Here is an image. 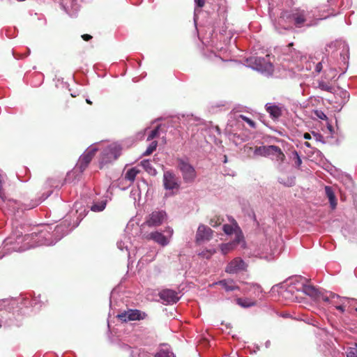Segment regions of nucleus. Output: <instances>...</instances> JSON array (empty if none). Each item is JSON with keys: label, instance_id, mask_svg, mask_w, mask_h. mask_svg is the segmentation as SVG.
Returning a JSON list of instances; mask_svg holds the SVG:
<instances>
[{"label": "nucleus", "instance_id": "41", "mask_svg": "<svg viewBox=\"0 0 357 357\" xmlns=\"http://www.w3.org/2000/svg\"><path fill=\"white\" fill-rule=\"evenodd\" d=\"M336 309L343 312L344 311V307L343 305H337L336 306Z\"/></svg>", "mask_w": 357, "mask_h": 357}, {"label": "nucleus", "instance_id": "45", "mask_svg": "<svg viewBox=\"0 0 357 357\" xmlns=\"http://www.w3.org/2000/svg\"><path fill=\"white\" fill-rule=\"evenodd\" d=\"M331 297H332V298H335V297H337V296H336V295H335V294H331Z\"/></svg>", "mask_w": 357, "mask_h": 357}, {"label": "nucleus", "instance_id": "19", "mask_svg": "<svg viewBox=\"0 0 357 357\" xmlns=\"http://www.w3.org/2000/svg\"><path fill=\"white\" fill-rule=\"evenodd\" d=\"M275 148L276 149L271 151V155H275L276 160L280 163H282L285 160V155L279 146H275Z\"/></svg>", "mask_w": 357, "mask_h": 357}, {"label": "nucleus", "instance_id": "28", "mask_svg": "<svg viewBox=\"0 0 357 357\" xmlns=\"http://www.w3.org/2000/svg\"><path fill=\"white\" fill-rule=\"evenodd\" d=\"M160 126H158L155 128H154L153 130H151L147 137L148 141H151L155 137H158L159 136V130H160Z\"/></svg>", "mask_w": 357, "mask_h": 357}, {"label": "nucleus", "instance_id": "38", "mask_svg": "<svg viewBox=\"0 0 357 357\" xmlns=\"http://www.w3.org/2000/svg\"><path fill=\"white\" fill-rule=\"evenodd\" d=\"M81 37L85 41H89L92 38V36L91 35L86 33L82 35Z\"/></svg>", "mask_w": 357, "mask_h": 357}, {"label": "nucleus", "instance_id": "1", "mask_svg": "<svg viewBox=\"0 0 357 357\" xmlns=\"http://www.w3.org/2000/svg\"><path fill=\"white\" fill-rule=\"evenodd\" d=\"M167 218V213L164 211H155L146 218L145 222L141 225L140 230H144L145 227H157L161 225Z\"/></svg>", "mask_w": 357, "mask_h": 357}, {"label": "nucleus", "instance_id": "29", "mask_svg": "<svg viewBox=\"0 0 357 357\" xmlns=\"http://www.w3.org/2000/svg\"><path fill=\"white\" fill-rule=\"evenodd\" d=\"M292 153L294 155L293 160L294 161V164L298 168H299L302 164V160L296 151H294Z\"/></svg>", "mask_w": 357, "mask_h": 357}, {"label": "nucleus", "instance_id": "33", "mask_svg": "<svg viewBox=\"0 0 357 357\" xmlns=\"http://www.w3.org/2000/svg\"><path fill=\"white\" fill-rule=\"evenodd\" d=\"M347 357H357V344L355 347H351L347 353Z\"/></svg>", "mask_w": 357, "mask_h": 357}, {"label": "nucleus", "instance_id": "37", "mask_svg": "<svg viewBox=\"0 0 357 357\" xmlns=\"http://www.w3.org/2000/svg\"><path fill=\"white\" fill-rule=\"evenodd\" d=\"M195 1L197 6H199V8H202L204 6L205 0H195Z\"/></svg>", "mask_w": 357, "mask_h": 357}, {"label": "nucleus", "instance_id": "36", "mask_svg": "<svg viewBox=\"0 0 357 357\" xmlns=\"http://www.w3.org/2000/svg\"><path fill=\"white\" fill-rule=\"evenodd\" d=\"M323 62H324V59L316 65L315 71L317 73H319L322 70V68H323L322 63Z\"/></svg>", "mask_w": 357, "mask_h": 357}, {"label": "nucleus", "instance_id": "15", "mask_svg": "<svg viewBox=\"0 0 357 357\" xmlns=\"http://www.w3.org/2000/svg\"><path fill=\"white\" fill-rule=\"evenodd\" d=\"M276 149L275 145L257 146L254 153L257 155L268 157L271 155V151Z\"/></svg>", "mask_w": 357, "mask_h": 357}, {"label": "nucleus", "instance_id": "34", "mask_svg": "<svg viewBox=\"0 0 357 357\" xmlns=\"http://www.w3.org/2000/svg\"><path fill=\"white\" fill-rule=\"evenodd\" d=\"M223 231L227 234H231L234 231V228L231 225L226 224L223 226Z\"/></svg>", "mask_w": 357, "mask_h": 357}, {"label": "nucleus", "instance_id": "6", "mask_svg": "<svg viewBox=\"0 0 357 357\" xmlns=\"http://www.w3.org/2000/svg\"><path fill=\"white\" fill-rule=\"evenodd\" d=\"M268 57V55H266V57H251L250 62L253 64V68L259 71H270L272 70L273 66Z\"/></svg>", "mask_w": 357, "mask_h": 357}, {"label": "nucleus", "instance_id": "44", "mask_svg": "<svg viewBox=\"0 0 357 357\" xmlns=\"http://www.w3.org/2000/svg\"><path fill=\"white\" fill-rule=\"evenodd\" d=\"M86 102H87L88 104H89V105H91V104H92V102H91L90 100H89V99H86Z\"/></svg>", "mask_w": 357, "mask_h": 357}, {"label": "nucleus", "instance_id": "12", "mask_svg": "<svg viewBox=\"0 0 357 357\" xmlns=\"http://www.w3.org/2000/svg\"><path fill=\"white\" fill-rule=\"evenodd\" d=\"M291 18L294 21V25L301 28L306 22V13L305 10H296L291 15Z\"/></svg>", "mask_w": 357, "mask_h": 357}, {"label": "nucleus", "instance_id": "24", "mask_svg": "<svg viewBox=\"0 0 357 357\" xmlns=\"http://www.w3.org/2000/svg\"><path fill=\"white\" fill-rule=\"evenodd\" d=\"M224 221V219L221 218L219 215H215L213 218H212L210 220V225L213 227H216L222 224V222Z\"/></svg>", "mask_w": 357, "mask_h": 357}, {"label": "nucleus", "instance_id": "17", "mask_svg": "<svg viewBox=\"0 0 357 357\" xmlns=\"http://www.w3.org/2000/svg\"><path fill=\"white\" fill-rule=\"evenodd\" d=\"M217 284L221 285L227 291H234L238 289V287L235 284L233 280H222L219 281Z\"/></svg>", "mask_w": 357, "mask_h": 357}, {"label": "nucleus", "instance_id": "46", "mask_svg": "<svg viewBox=\"0 0 357 357\" xmlns=\"http://www.w3.org/2000/svg\"><path fill=\"white\" fill-rule=\"evenodd\" d=\"M215 58L219 61H223L220 57L215 56Z\"/></svg>", "mask_w": 357, "mask_h": 357}, {"label": "nucleus", "instance_id": "30", "mask_svg": "<svg viewBox=\"0 0 357 357\" xmlns=\"http://www.w3.org/2000/svg\"><path fill=\"white\" fill-rule=\"evenodd\" d=\"M319 88L323 91L328 92H332L333 90V88L331 86L324 82H321L319 83Z\"/></svg>", "mask_w": 357, "mask_h": 357}, {"label": "nucleus", "instance_id": "43", "mask_svg": "<svg viewBox=\"0 0 357 357\" xmlns=\"http://www.w3.org/2000/svg\"><path fill=\"white\" fill-rule=\"evenodd\" d=\"M3 195V188H0V197H2Z\"/></svg>", "mask_w": 357, "mask_h": 357}, {"label": "nucleus", "instance_id": "7", "mask_svg": "<svg viewBox=\"0 0 357 357\" xmlns=\"http://www.w3.org/2000/svg\"><path fill=\"white\" fill-rule=\"evenodd\" d=\"M97 151L98 149L96 148L89 149L80 156L77 167L81 172L86 169L89 164L95 156Z\"/></svg>", "mask_w": 357, "mask_h": 357}, {"label": "nucleus", "instance_id": "3", "mask_svg": "<svg viewBox=\"0 0 357 357\" xmlns=\"http://www.w3.org/2000/svg\"><path fill=\"white\" fill-rule=\"evenodd\" d=\"M178 168L182 173L183 181L185 183L194 182L197 173L195 168L188 162L178 160Z\"/></svg>", "mask_w": 357, "mask_h": 357}, {"label": "nucleus", "instance_id": "31", "mask_svg": "<svg viewBox=\"0 0 357 357\" xmlns=\"http://www.w3.org/2000/svg\"><path fill=\"white\" fill-rule=\"evenodd\" d=\"M239 118L241 119L242 120H243L244 121H245L251 128H256L255 122L254 121H252V119H249L248 117H247L243 114H241V115H239Z\"/></svg>", "mask_w": 357, "mask_h": 357}, {"label": "nucleus", "instance_id": "21", "mask_svg": "<svg viewBox=\"0 0 357 357\" xmlns=\"http://www.w3.org/2000/svg\"><path fill=\"white\" fill-rule=\"evenodd\" d=\"M141 165L143 167L144 170L151 175H155L156 170L152 166L151 161L149 160H144L141 162Z\"/></svg>", "mask_w": 357, "mask_h": 357}, {"label": "nucleus", "instance_id": "39", "mask_svg": "<svg viewBox=\"0 0 357 357\" xmlns=\"http://www.w3.org/2000/svg\"><path fill=\"white\" fill-rule=\"evenodd\" d=\"M318 300H322L324 302H328L329 298L321 292L320 298Z\"/></svg>", "mask_w": 357, "mask_h": 357}, {"label": "nucleus", "instance_id": "22", "mask_svg": "<svg viewBox=\"0 0 357 357\" xmlns=\"http://www.w3.org/2000/svg\"><path fill=\"white\" fill-rule=\"evenodd\" d=\"M236 303L238 305L243 307H250L255 305V302L252 301L248 298H238L236 299Z\"/></svg>", "mask_w": 357, "mask_h": 357}, {"label": "nucleus", "instance_id": "27", "mask_svg": "<svg viewBox=\"0 0 357 357\" xmlns=\"http://www.w3.org/2000/svg\"><path fill=\"white\" fill-rule=\"evenodd\" d=\"M105 206H106V202H102L98 204H94L91 207V211H93L94 212H99V211H103L105 208Z\"/></svg>", "mask_w": 357, "mask_h": 357}, {"label": "nucleus", "instance_id": "47", "mask_svg": "<svg viewBox=\"0 0 357 357\" xmlns=\"http://www.w3.org/2000/svg\"><path fill=\"white\" fill-rule=\"evenodd\" d=\"M355 310L357 312V307H356V308H355Z\"/></svg>", "mask_w": 357, "mask_h": 357}, {"label": "nucleus", "instance_id": "14", "mask_svg": "<svg viewBox=\"0 0 357 357\" xmlns=\"http://www.w3.org/2000/svg\"><path fill=\"white\" fill-rule=\"evenodd\" d=\"M303 291L312 298L316 300L320 298L321 291L314 286L310 284H303Z\"/></svg>", "mask_w": 357, "mask_h": 357}, {"label": "nucleus", "instance_id": "40", "mask_svg": "<svg viewBox=\"0 0 357 357\" xmlns=\"http://www.w3.org/2000/svg\"><path fill=\"white\" fill-rule=\"evenodd\" d=\"M303 137L305 139H311V135L310 133L308 132H305L304 133L303 135Z\"/></svg>", "mask_w": 357, "mask_h": 357}, {"label": "nucleus", "instance_id": "4", "mask_svg": "<svg viewBox=\"0 0 357 357\" xmlns=\"http://www.w3.org/2000/svg\"><path fill=\"white\" fill-rule=\"evenodd\" d=\"M140 234L143 239L146 241H153L162 247L166 246L169 243L167 238L161 232L158 231L147 232L144 231V230H140Z\"/></svg>", "mask_w": 357, "mask_h": 357}, {"label": "nucleus", "instance_id": "35", "mask_svg": "<svg viewBox=\"0 0 357 357\" xmlns=\"http://www.w3.org/2000/svg\"><path fill=\"white\" fill-rule=\"evenodd\" d=\"M314 114L319 119H320L321 120H327L328 119L327 116L321 110H315Z\"/></svg>", "mask_w": 357, "mask_h": 357}, {"label": "nucleus", "instance_id": "2", "mask_svg": "<svg viewBox=\"0 0 357 357\" xmlns=\"http://www.w3.org/2000/svg\"><path fill=\"white\" fill-rule=\"evenodd\" d=\"M121 148L118 145H111L106 148L102 153L100 159V168L104 165L108 164L118 158L121 155Z\"/></svg>", "mask_w": 357, "mask_h": 357}, {"label": "nucleus", "instance_id": "18", "mask_svg": "<svg viewBox=\"0 0 357 357\" xmlns=\"http://www.w3.org/2000/svg\"><path fill=\"white\" fill-rule=\"evenodd\" d=\"M325 191H326V196L329 199L331 207L333 208H335L337 205V200H336L335 195L333 192V190H332L331 187L326 186Z\"/></svg>", "mask_w": 357, "mask_h": 357}, {"label": "nucleus", "instance_id": "13", "mask_svg": "<svg viewBox=\"0 0 357 357\" xmlns=\"http://www.w3.org/2000/svg\"><path fill=\"white\" fill-rule=\"evenodd\" d=\"M129 321H140L146 318L147 314L137 309H129L127 310Z\"/></svg>", "mask_w": 357, "mask_h": 357}, {"label": "nucleus", "instance_id": "5", "mask_svg": "<svg viewBox=\"0 0 357 357\" xmlns=\"http://www.w3.org/2000/svg\"><path fill=\"white\" fill-rule=\"evenodd\" d=\"M248 265L241 258L235 257L225 268V272L229 274H236L242 271H247Z\"/></svg>", "mask_w": 357, "mask_h": 357}, {"label": "nucleus", "instance_id": "32", "mask_svg": "<svg viewBox=\"0 0 357 357\" xmlns=\"http://www.w3.org/2000/svg\"><path fill=\"white\" fill-rule=\"evenodd\" d=\"M117 318L121 321L122 322L129 321L128 320V314H127V311H124L123 312L117 315Z\"/></svg>", "mask_w": 357, "mask_h": 357}, {"label": "nucleus", "instance_id": "26", "mask_svg": "<svg viewBox=\"0 0 357 357\" xmlns=\"http://www.w3.org/2000/svg\"><path fill=\"white\" fill-rule=\"evenodd\" d=\"M216 252L215 250H203L202 252L199 253V256H200L202 258H206L207 259H209L213 255H214Z\"/></svg>", "mask_w": 357, "mask_h": 357}, {"label": "nucleus", "instance_id": "16", "mask_svg": "<svg viewBox=\"0 0 357 357\" xmlns=\"http://www.w3.org/2000/svg\"><path fill=\"white\" fill-rule=\"evenodd\" d=\"M266 109L267 112L273 119H278L282 115V109L277 105L267 104L266 105Z\"/></svg>", "mask_w": 357, "mask_h": 357}, {"label": "nucleus", "instance_id": "8", "mask_svg": "<svg viewBox=\"0 0 357 357\" xmlns=\"http://www.w3.org/2000/svg\"><path fill=\"white\" fill-rule=\"evenodd\" d=\"M177 178L174 174L171 172L167 171L163 174V182L165 189L174 190L178 189L179 184Z\"/></svg>", "mask_w": 357, "mask_h": 357}, {"label": "nucleus", "instance_id": "20", "mask_svg": "<svg viewBox=\"0 0 357 357\" xmlns=\"http://www.w3.org/2000/svg\"><path fill=\"white\" fill-rule=\"evenodd\" d=\"M139 173V170L136 167L129 169L125 174V179L133 182L136 176Z\"/></svg>", "mask_w": 357, "mask_h": 357}, {"label": "nucleus", "instance_id": "11", "mask_svg": "<svg viewBox=\"0 0 357 357\" xmlns=\"http://www.w3.org/2000/svg\"><path fill=\"white\" fill-rule=\"evenodd\" d=\"M242 238V234L241 232H239L236 234V238L233 241L227 243H222L220 245V248L222 253L225 255L234 250Z\"/></svg>", "mask_w": 357, "mask_h": 357}, {"label": "nucleus", "instance_id": "9", "mask_svg": "<svg viewBox=\"0 0 357 357\" xmlns=\"http://www.w3.org/2000/svg\"><path fill=\"white\" fill-rule=\"evenodd\" d=\"M213 233L211 228L204 225H199L196 234V242L199 243L201 241H209L212 238Z\"/></svg>", "mask_w": 357, "mask_h": 357}, {"label": "nucleus", "instance_id": "25", "mask_svg": "<svg viewBox=\"0 0 357 357\" xmlns=\"http://www.w3.org/2000/svg\"><path fill=\"white\" fill-rule=\"evenodd\" d=\"M158 142L157 141H153L150 145L148 146L145 152L144 153V155H151L157 148Z\"/></svg>", "mask_w": 357, "mask_h": 357}, {"label": "nucleus", "instance_id": "10", "mask_svg": "<svg viewBox=\"0 0 357 357\" xmlns=\"http://www.w3.org/2000/svg\"><path fill=\"white\" fill-rule=\"evenodd\" d=\"M160 298L168 304L175 303L179 300L178 293L172 289H164L159 293Z\"/></svg>", "mask_w": 357, "mask_h": 357}, {"label": "nucleus", "instance_id": "42", "mask_svg": "<svg viewBox=\"0 0 357 357\" xmlns=\"http://www.w3.org/2000/svg\"><path fill=\"white\" fill-rule=\"evenodd\" d=\"M305 145L307 147H309V148H310V147H311V144H310V143H309L308 142H305Z\"/></svg>", "mask_w": 357, "mask_h": 357}, {"label": "nucleus", "instance_id": "23", "mask_svg": "<svg viewBox=\"0 0 357 357\" xmlns=\"http://www.w3.org/2000/svg\"><path fill=\"white\" fill-rule=\"evenodd\" d=\"M155 357H176L174 353L168 348L160 349L155 354Z\"/></svg>", "mask_w": 357, "mask_h": 357}]
</instances>
